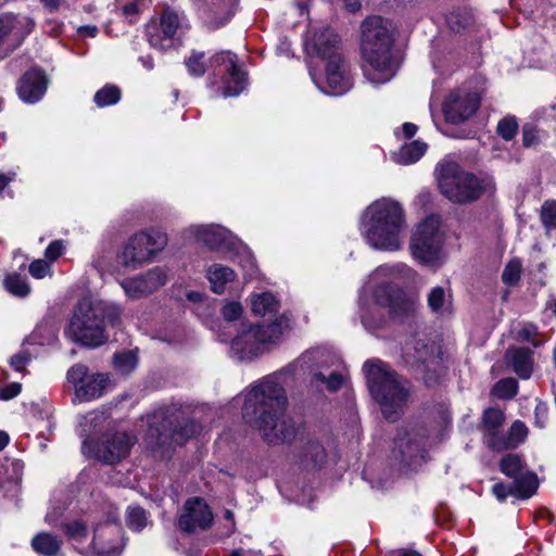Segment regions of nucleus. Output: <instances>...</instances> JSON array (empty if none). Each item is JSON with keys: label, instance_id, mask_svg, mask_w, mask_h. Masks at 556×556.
Here are the masks:
<instances>
[{"label": "nucleus", "instance_id": "1", "mask_svg": "<svg viewBox=\"0 0 556 556\" xmlns=\"http://www.w3.org/2000/svg\"><path fill=\"white\" fill-rule=\"evenodd\" d=\"M288 404L285 388L274 378L266 377L247 393L242 417L268 445L291 444L299 428L287 413Z\"/></svg>", "mask_w": 556, "mask_h": 556}, {"label": "nucleus", "instance_id": "2", "mask_svg": "<svg viewBox=\"0 0 556 556\" xmlns=\"http://www.w3.org/2000/svg\"><path fill=\"white\" fill-rule=\"evenodd\" d=\"M201 430V425L190 417L187 409L172 405L150 416L144 441L153 458L169 460L177 446L184 445Z\"/></svg>", "mask_w": 556, "mask_h": 556}, {"label": "nucleus", "instance_id": "3", "mask_svg": "<svg viewBox=\"0 0 556 556\" xmlns=\"http://www.w3.org/2000/svg\"><path fill=\"white\" fill-rule=\"evenodd\" d=\"M361 30L364 75L372 84L389 81L396 72L391 53L394 41L392 23L379 15H372L363 21Z\"/></svg>", "mask_w": 556, "mask_h": 556}, {"label": "nucleus", "instance_id": "4", "mask_svg": "<svg viewBox=\"0 0 556 556\" xmlns=\"http://www.w3.org/2000/svg\"><path fill=\"white\" fill-rule=\"evenodd\" d=\"M122 313V307L116 304L85 296L75 305L65 333L81 346H101L109 340L105 319L116 326L121 323Z\"/></svg>", "mask_w": 556, "mask_h": 556}, {"label": "nucleus", "instance_id": "5", "mask_svg": "<svg viewBox=\"0 0 556 556\" xmlns=\"http://www.w3.org/2000/svg\"><path fill=\"white\" fill-rule=\"evenodd\" d=\"M364 371L369 392L379 403L383 417L391 422L397 421L408 402L410 391L408 380L380 361L366 362Z\"/></svg>", "mask_w": 556, "mask_h": 556}, {"label": "nucleus", "instance_id": "6", "mask_svg": "<svg viewBox=\"0 0 556 556\" xmlns=\"http://www.w3.org/2000/svg\"><path fill=\"white\" fill-rule=\"evenodd\" d=\"M365 237L377 250L395 251L401 248V232L406 228L403 207L397 201L380 199L364 213Z\"/></svg>", "mask_w": 556, "mask_h": 556}, {"label": "nucleus", "instance_id": "7", "mask_svg": "<svg viewBox=\"0 0 556 556\" xmlns=\"http://www.w3.org/2000/svg\"><path fill=\"white\" fill-rule=\"evenodd\" d=\"M435 173L441 193L455 204L472 203L486 192H495V184L491 177L465 172L455 162L440 163Z\"/></svg>", "mask_w": 556, "mask_h": 556}, {"label": "nucleus", "instance_id": "8", "mask_svg": "<svg viewBox=\"0 0 556 556\" xmlns=\"http://www.w3.org/2000/svg\"><path fill=\"white\" fill-rule=\"evenodd\" d=\"M286 314L274 323L255 325L242 331L231 341V352L239 361H251L267 351L268 344H277L285 330L290 329Z\"/></svg>", "mask_w": 556, "mask_h": 556}, {"label": "nucleus", "instance_id": "9", "mask_svg": "<svg viewBox=\"0 0 556 556\" xmlns=\"http://www.w3.org/2000/svg\"><path fill=\"white\" fill-rule=\"evenodd\" d=\"M441 217L430 215L416 226L409 249L413 256L422 265L438 267L444 261V235L440 230Z\"/></svg>", "mask_w": 556, "mask_h": 556}, {"label": "nucleus", "instance_id": "10", "mask_svg": "<svg viewBox=\"0 0 556 556\" xmlns=\"http://www.w3.org/2000/svg\"><path fill=\"white\" fill-rule=\"evenodd\" d=\"M167 242V235L161 230L137 232L128 239L117 260L124 267L135 269L164 250Z\"/></svg>", "mask_w": 556, "mask_h": 556}, {"label": "nucleus", "instance_id": "11", "mask_svg": "<svg viewBox=\"0 0 556 556\" xmlns=\"http://www.w3.org/2000/svg\"><path fill=\"white\" fill-rule=\"evenodd\" d=\"M135 440L126 432L105 433L101 442L86 439L83 443V453L103 464L112 465L125 458Z\"/></svg>", "mask_w": 556, "mask_h": 556}, {"label": "nucleus", "instance_id": "12", "mask_svg": "<svg viewBox=\"0 0 556 556\" xmlns=\"http://www.w3.org/2000/svg\"><path fill=\"white\" fill-rule=\"evenodd\" d=\"M428 431L424 427L401 428L394 438L393 455L400 464L407 468L419 467L426 457L425 448Z\"/></svg>", "mask_w": 556, "mask_h": 556}, {"label": "nucleus", "instance_id": "13", "mask_svg": "<svg viewBox=\"0 0 556 556\" xmlns=\"http://www.w3.org/2000/svg\"><path fill=\"white\" fill-rule=\"evenodd\" d=\"M374 296L378 306L389 308L392 318L403 320L415 313V300L405 291L393 285H380L376 288Z\"/></svg>", "mask_w": 556, "mask_h": 556}, {"label": "nucleus", "instance_id": "14", "mask_svg": "<svg viewBox=\"0 0 556 556\" xmlns=\"http://www.w3.org/2000/svg\"><path fill=\"white\" fill-rule=\"evenodd\" d=\"M168 280V269L155 266L146 273L125 278L121 287L129 299L136 300L150 295L163 287Z\"/></svg>", "mask_w": 556, "mask_h": 556}, {"label": "nucleus", "instance_id": "15", "mask_svg": "<svg viewBox=\"0 0 556 556\" xmlns=\"http://www.w3.org/2000/svg\"><path fill=\"white\" fill-rule=\"evenodd\" d=\"M500 468L505 476L514 479L515 488L520 491L518 494L520 500H527L536 492L538 476L534 472L525 471V464L519 455H505L501 459Z\"/></svg>", "mask_w": 556, "mask_h": 556}, {"label": "nucleus", "instance_id": "16", "mask_svg": "<svg viewBox=\"0 0 556 556\" xmlns=\"http://www.w3.org/2000/svg\"><path fill=\"white\" fill-rule=\"evenodd\" d=\"M479 105L477 93L454 91L443 102L442 111L447 123L457 125L473 116Z\"/></svg>", "mask_w": 556, "mask_h": 556}, {"label": "nucleus", "instance_id": "17", "mask_svg": "<svg viewBox=\"0 0 556 556\" xmlns=\"http://www.w3.org/2000/svg\"><path fill=\"white\" fill-rule=\"evenodd\" d=\"M305 50L309 56L328 60L334 55H341V39L333 29L323 27L315 30L305 41Z\"/></svg>", "mask_w": 556, "mask_h": 556}, {"label": "nucleus", "instance_id": "18", "mask_svg": "<svg viewBox=\"0 0 556 556\" xmlns=\"http://www.w3.org/2000/svg\"><path fill=\"white\" fill-rule=\"evenodd\" d=\"M186 514L178 520L179 528L186 533H192L197 527L207 529L213 521L210 507L200 497L190 498L185 504Z\"/></svg>", "mask_w": 556, "mask_h": 556}, {"label": "nucleus", "instance_id": "19", "mask_svg": "<svg viewBox=\"0 0 556 556\" xmlns=\"http://www.w3.org/2000/svg\"><path fill=\"white\" fill-rule=\"evenodd\" d=\"M194 235L199 242L212 251L228 252L236 245V238L232 233L220 226L198 227Z\"/></svg>", "mask_w": 556, "mask_h": 556}, {"label": "nucleus", "instance_id": "20", "mask_svg": "<svg viewBox=\"0 0 556 556\" xmlns=\"http://www.w3.org/2000/svg\"><path fill=\"white\" fill-rule=\"evenodd\" d=\"M325 61L326 79L330 92L338 94L349 90L352 86V80L348 63L343 55H334Z\"/></svg>", "mask_w": 556, "mask_h": 556}, {"label": "nucleus", "instance_id": "21", "mask_svg": "<svg viewBox=\"0 0 556 556\" xmlns=\"http://www.w3.org/2000/svg\"><path fill=\"white\" fill-rule=\"evenodd\" d=\"M47 85L48 79L41 71H27L20 79L18 96L24 102L34 103L45 94Z\"/></svg>", "mask_w": 556, "mask_h": 556}, {"label": "nucleus", "instance_id": "22", "mask_svg": "<svg viewBox=\"0 0 556 556\" xmlns=\"http://www.w3.org/2000/svg\"><path fill=\"white\" fill-rule=\"evenodd\" d=\"M504 359L508 367L520 377L528 379L533 371L532 351L523 346H509L505 354Z\"/></svg>", "mask_w": 556, "mask_h": 556}, {"label": "nucleus", "instance_id": "23", "mask_svg": "<svg viewBox=\"0 0 556 556\" xmlns=\"http://www.w3.org/2000/svg\"><path fill=\"white\" fill-rule=\"evenodd\" d=\"M91 546L97 556L119 555L123 548L119 531L116 529H105L96 533Z\"/></svg>", "mask_w": 556, "mask_h": 556}, {"label": "nucleus", "instance_id": "24", "mask_svg": "<svg viewBox=\"0 0 556 556\" xmlns=\"http://www.w3.org/2000/svg\"><path fill=\"white\" fill-rule=\"evenodd\" d=\"M109 383V377L104 374H92L85 378L81 386L76 388V395L83 401H90L103 394Z\"/></svg>", "mask_w": 556, "mask_h": 556}, {"label": "nucleus", "instance_id": "25", "mask_svg": "<svg viewBox=\"0 0 556 556\" xmlns=\"http://www.w3.org/2000/svg\"><path fill=\"white\" fill-rule=\"evenodd\" d=\"M300 459L306 468H320L327 462V452L318 441L308 440L301 447Z\"/></svg>", "mask_w": 556, "mask_h": 556}, {"label": "nucleus", "instance_id": "26", "mask_svg": "<svg viewBox=\"0 0 556 556\" xmlns=\"http://www.w3.org/2000/svg\"><path fill=\"white\" fill-rule=\"evenodd\" d=\"M528 433L527 427L521 421H515L507 435L502 434L501 439H492L490 441V448L493 451H503L516 447Z\"/></svg>", "mask_w": 556, "mask_h": 556}, {"label": "nucleus", "instance_id": "27", "mask_svg": "<svg viewBox=\"0 0 556 556\" xmlns=\"http://www.w3.org/2000/svg\"><path fill=\"white\" fill-rule=\"evenodd\" d=\"M235 271L222 264H214L207 269V278L211 282L213 292L220 294L225 291V286L235 279Z\"/></svg>", "mask_w": 556, "mask_h": 556}, {"label": "nucleus", "instance_id": "28", "mask_svg": "<svg viewBox=\"0 0 556 556\" xmlns=\"http://www.w3.org/2000/svg\"><path fill=\"white\" fill-rule=\"evenodd\" d=\"M505 416L504 413L497 408H488L483 414V428L485 431V443L490 447L492 439H501L502 434L500 429L503 426Z\"/></svg>", "mask_w": 556, "mask_h": 556}, {"label": "nucleus", "instance_id": "29", "mask_svg": "<svg viewBox=\"0 0 556 556\" xmlns=\"http://www.w3.org/2000/svg\"><path fill=\"white\" fill-rule=\"evenodd\" d=\"M230 66L228 71V79L225 83L224 96L235 97L238 96L245 87L247 75L241 72L236 62L229 59Z\"/></svg>", "mask_w": 556, "mask_h": 556}, {"label": "nucleus", "instance_id": "30", "mask_svg": "<svg viewBox=\"0 0 556 556\" xmlns=\"http://www.w3.org/2000/svg\"><path fill=\"white\" fill-rule=\"evenodd\" d=\"M345 381V377L338 372L331 371L330 374H325L320 370L314 371L311 375L309 383L317 389L325 387V389L329 392H337L340 390Z\"/></svg>", "mask_w": 556, "mask_h": 556}, {"label": "nucleus", "instance_id": "31", "mask_svg": "<svg viewBox=\"0 0 556 556\" xmlns=\"http://www.w3.org/2000/svg\"><path fill=\"white\" fill-rule=\"evenodd\" d=\"M31 547L42 556H55L61 548V541L49 532H40L31 540Z\"/></svg>", "mask_w": 556, "mask_h": 556}, {"label": "nucleus", "instance_id": "32", "mask_svg": "<svg viewBox=\"0 0 556 556\" xmlns=\"http://www.w3.org/2000/svg\"><path fill=\"white\" fill-rule=\"evenodd\" d=\"M252 312L255 315L276 314L279 309V302L271 293L256 294L251 301Z\"/></svg>", "mask_w": 556, "mask_h": 556}, {"label": "nucleus", "instance_id": "33", "mask_svg": "<svg viewBox=\"0 0 556 556\" xmlns=\"http://www.w3.org/2000/svg\"><path fill=\"white\" fill-rule=\"evenodd\" d=\"M473 16L467 9H456L446 17L447 26L455 33H460L470 28L473 25Z\"/></svg>", "mask_w": 556, "mask_h": 556}, {"label": "nucleus", "instance_id": "34", "mask_svg": "<svg viewBox=\"0 0 556 556\" xmlns=\"http://www.w3.org/2000/svg\"><path fill=\"white\" fill-rule=\"evenodd\" d=\"M427 144L419 140L403 146L396 154V161L401 164L417 162L426 152Z\"/></svg>", "mask_w": 556, "mask_h": 556}, {"label": "nucleus", "instance_id": "35", "mask_svg": "<svg viewBox=\"0 0 556 556\" xmlns=\"http://www.w3.org/2000/svg\"><path fill=\"white\" fill-rule=\"evenodd\" d=\"M138 363L137 353L135 351H124L116 353L113 357L114 368L123 375L129 374L135 369Z\"/></svg>", "mask_w": 556, "mask_h": 556}, {"label": "nucleus", "instance_id": "36", "mask_svg": "<svg viewBox=\"0 0 556 556\" xmlns=\"http://www.w3.org/2000/svg\"><path fill=\"white\" fill-rule=\"evenodd\" d=\"M161 27L165 35V40L173 43V37L179 27L178 14L170 9H165L161 16Z\"/></svg>", "mask_w": 556, "mask_h": 556}, {"label": "nucleus", "instance_id": "37", "mask_svg": "<svg viewBox=\"0 0 556 556\" xmlns=\"http://www.w3.org/2000/svg\"><path fill=\"white\" fill-rule=\"evenodd\" d=\"M518 391V382L514 378H504L495 383L493 393L503 400L513 399Z\"/></svg>", "mask_w": 556, "mask_h": 556}, {"label": "nucleus", "instance_id": "38", "mask_svg": "<svg viewBox=\"0 0 556 556\" xmlns=\"http://www.w3.org/2000/svg\"><path fill=\"white\" fill-rule=\"evenodd\" d=\"M376 275L390 278L415 277L416 273L405 264L394 266H380L376 269Z\"/></svg>", "mask_w": 556, "mask_h": 556}, {"label": "nucleus", "instance_id": "39", "mask_svg": "<svg viewBox=\"0 0 556 556\" xmlns=\"http://www.w3.org/2000/svg\"><path fill=\"white\" fill-rule=\"evenodd\" d=\"M121 98V91L116 86H105L94 96V102L99 106H105L116 103Z\"/></svg>", "mask_w": 556, "mask_h": 556}, {"label": "nucleus", "instance_id": "40", "mask_svg": "<svg viewBox=\"0 0 556 556\" xmlns=\"http://www.w3.org/2000/svg\"><path fill=\"white\" fill-rule=\"evenodd\" d=\"M4 286L9 292L17 296H26L30 290L25 280L16 274L7 276Z\"/></svg>", "mask_w": 556, "mask_h": 556}, {"label": "nucleus", "instance_id": "41", "mask_svg": "<svg viewBox=\"0 0 556 556\" xmlns=\"http://www.w3.org/2000/svg\"><path fill=\"white\" fill-rule=\"evenodd\" d=\"M378 311V307L368 308L362 315V323L369 331L378 330L384 323V318Z\"/></svg>", "mask_w": 556, "mask_h": 556}, {"label": "nucleus", "instance_id": "42", "mask_svg": "<svg viewBox=\"0 0 556 556\" xmlns=\"http://www.w3.org/2000/svg\"><path fill=\"white\" fill-rule=\"evenodd\" d=\"M496 130L504 140L509 141L517 134L518 123L513 116L505 117L498 122Z\"/></svg>", "mask_w": 556, "mask_h": 556}, {"label": "nucleus", "instance_id": "43", "mask_svg": "<svg viewBox=\"0 0 556 556\" xmlns=\"http://www.w3.org/2000/svg\"><path fill=\"white\" fill-rule=\"evenodd\" d=\"M520 273H521V264L518 260H513L508 262V264L505 266L502 279L503 281L508 286H515L520 280Z\"/></svg>", "mask_w": 556, "mask_h": 556}, {"label": "nucleus", "instance_id": "44", "mask_svg": "<svg viewBox=\"0 0 556 556\" xmlns=\"http://www.w3.org/2000/svg\"><path fill=\"white\" fill-rule=\"evenodd\" d=\"M541 219L547 230L556 228V201H546L542 205Z\"/></svg>", "mask_w": 556, "mask_h": 556}, {"label": "nucleus", "instance_id": "45", "mask_svg": "<svg viewBox=\"0 0 556 556\" xmlns=\"http://www.w3.org/2000/svg\"><path fill=\"white\" fill-rule=\"evenodd\" d=\"M539 334L538 327L534 324H526L516 334L515 339L518 342H531L534 348H539L542 342L533 340Z\"/></svg>", "mask_w": 556, "mask_h": 556}, {"label": "nucleus", "instance_id": "46", "mask_svg": "<svg viewBox=\"0 0 556 556\" xmlns=\"http://www.w3.org/2000/svg\"><path fill=\"white\" fill-rule=\"evenodd\" d=\"M16 23V16L12 13H4L0 15V46L3 45L8 36L15 28Z\"/></svg>", "mask_w": 556, "mask_h": 556}, {"label": "nucleus", "instance_id": "47", "mask_svg": "<svg viewBox=\"0 0 556 556\" xmlns=\"http://www.w3.org/2000/svg\"><path fill=\"white\" fill-rule=\"evenodd\" d=\"M62 529L72 539H84L87 535V526L79 520L64 523Z\"/></svg>", "mask_w": 556, "mask_h": 556}, {"label": "nucleus", "instance_id": "48", "mask_svg": "<svg viewBox=\"0 0 556 556\" xmlns=\"http://www.w3.org/2000/svg\"><path fill=\"white\" fill-rule=\"evenodd\" d=\"M445 301V291L442 287L433 288L428 294V305L433 312H439Z\"/></svg>", "mask_w": 556, "mask_h": 556}, {"label": "nucleus", "instance_id": "49", "mask_svg": "<svg viewBox=\"0 0 556 556\" xmlns=\"http://www.w3.org/2000/svg\"><path fill=\"white\" fill-rule=\"evenodd\" d=\"M203 56V53H193L186 62L188 71L191 75L202 76L205 73L206 67L202 62Z\"/></svg>", "mask_w": 556, "mask_h": 556}, {"label": "nucleus", "instance_id": "50", "mask_svg": "<svg viewBox=\"0 0 556 556\" xmlns=\"http://www.w3.org/2000/svg\"><path fill=\"white\" fill-rule=\"evenodd\" d=\"M88 376V369L84 365H75L67 372V379L75 386V389L81 386Z\"/></svg>", "mask_w": 556, "mask_h": 556}, {"label": "nucleus", "instance_id": "51", "mask_svg": "<svg viewBox=\"0 0 556 556\" xmlns=\"http://www.w3.org/2000/svg\"><path fill=\"white\" fill-rule=\"evenodd\" d=\"M128 525L136 530H140L146 526V513L140 507L131 508L128 513Z\"/></svg>", "mask_w": 556, "mask_h": 556}, {"label": "nucleus", "instance_id": "52", "mask_svg": "<svg viewBox=\"0 0 556 556\" xmlns=\"http://www.w3.org/2000/svg\"><path fill=\"white\" fill-rule=\"evenodd\" d=\"M519 490L515 488V483L513 482L509 485H506L504 483H496L493 486V493L497 497L498 501H504L509 494L514 495L515 497L519 498Z\"/></svg>", "mask_w": 556, "mask_h": 556}, {"label": "nucleus", "instance_id": "53", "mask_svg": "<svg viewBox=\"0 0 556 556\" xmlns=\"http://www.w3.org/2000/svg\"><path fill=\"white\" fill-rule=\"evenodd\" d=\"M242 306L239 302H230L222 309V315L227 321H233L241 317Z\"/></svg>", "mask_w": 556, "mask_h": 556}, {"label": "nucleus", "instance_id": "54", "mask_svg": "<svg viewBox=\"0 0 556 556\" xmlns=\"http://www.w3.org/2000/svg\"><path fill=\"white\" fill-rule=\"evenodd\" d=\"M31 355L28 351H22L13 355L10 359V365L16 370L24 372L26 365L30 362Z\"/></svg>", "mask_w": 556, "mask_h": 556}, {"label": "nucleus", "instance_id": "55", "mask_svg": "<svg viewBox=\"0 0 556 556\" xmlns=\"http://www.w3.org/2000/svg\"><path fill=\"white\" fill-rule=\"evenodd\" d=\"M522 141L525 147H531L539 142L538 129L533 125H525L522 128Z\"/></svg>", "mask_w": 556, "mask_h": 556}, {"label": "nucleus", "instance_id": "56", "mask_svg": "<svg viewBox=\"0 0 556 556\" xmlns=\"http://www.w3.org/2000/svg\"><path fill=\"white\" fill-rule=\"evenodd\" d=\"M22 386L18 382L9 383L2 388H0V399L3 401H9L21 393Z\"/></svg>", "mask_w": 556, "mask_h": 556}, {"label": "nucleus", "instance_id": "57", "mask_svg": "<svg viewBox=\"0 0 556 556\" xmlns=\"http://www.w3.org/2000/svg\"><path fill=\"white\" fill-rule=\"evenodd\" d=\"M49 270V265L43 260H36L29 265V273L35 278H43Z\"/></svg>", "mask_w": 556, "mask_h": 556}, {"label": "nucleus", "instance_id": "58", "mask_svg": "<svg viewBox=\"0 0 556 556\" xmlns=\"http://www.w3.org/2000/svg\"><path fill=\"white\" fill-rule=\"evenodd\" d=\"M105 418L106 417H105L104 413H102V412H91L84 417L85 421H84L83 426L87 427V425L89 424L90 427H97V426L101 425L105 420Z\"/></svg>", "mask_w": 556, "mask_h": 556}, {"label": "nucleus", "instance_id": "59", "mask_svg": "<svg viewBox=\"0 0 556 556\" xmlns=\"http://www.w3.org/2000/svg\"><path fill=\"white\" fill-rule=\"evenodd\" d=\"M155 34L149 31V42L153 47H157L162 50L169 48L173 43L165 40V36L162 38L155 27H153Z\"/></svg>", "mask_w": 556, "mask_h": 556}, {"label": "nucleus", "instance_id": "60", "mask_svg": "<svg viewBox=\"0 0 556 556\" xmlns=\"http://www.w3.org/2000/svg\"><path fill=\"white\" fill-rule=\"evenodd\" d=\"M62 243L60 241H53L49 244L46 250V257L50 261H55L62 253Z\"/></svg>", "mask_w": 556, "mask_h": 556}, {"label": "nucleus", "instance_id": "61", "mask_svg": "<svg viewBox=\"0 0 556 556\" xmlns=\"http://www.w3.org/2000/svg\"><path fill=\"white\" fill-rule=\"evenodd\" d=\"M417 131V126L412 123H405L403 125V132L406 138H412Z\"/></svg>", "mask_w": 556, "mask_h": 556}, {"label": "nucleus", "instance_id": "62", "mask_svg": "<svg viewBox=\"0 0 556 556\" xmlns=\"http://www.w3.org/2000/svg\"><path fill=\"white\" fill-rule=\"evenodd\" d=\"M345 7L349 12L355 13L361 9V2L358 0H344Z\"/></svg>", "mask_w": 556, "mask_h": 556}, {"label": "nucleus", "instance_id": "63", "mask_svg": "<svg viewBox=\"0 0 556 556\" xmlns=\"http://www.w3.org/2000/svg\"><path fill=\"white\" fill-rule=\"evenodd\" d=\"M138 12L137 3L131 2L123 7V13L125 15L136 14Z\"/></svg>", "mask_w": 556, "mask_h": 556}, {"label": "nucleus", "instance_id": "64", "mask_svg": "<svg viewBox=\"0 0 556 556\" xmlns=\"http://www.w3.org/2000/svg\"><path fill=\"white\" fill-rule=\"evenodd\" d=\"M97 31H98V29H97L96 26H88L87 25V26L79 27V33L87 34V35H89L91 37L96 36Z\"/></svg>", "mask_w": 556, "mask_h": 556}]
</instances>
